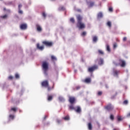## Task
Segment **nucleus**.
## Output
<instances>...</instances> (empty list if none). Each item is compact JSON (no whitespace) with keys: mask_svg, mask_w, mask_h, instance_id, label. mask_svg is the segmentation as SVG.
<instances>
[{"mask_svg":"<svg viewBox=\"0 0 130 130\" xmlns=\"http://www.w3.org/2000/svg\"><path fill=\"white\" fill-rule=\"evenodd\" d=\"M103 17V14L102 13L100 12L98 14V18L101 19V18H102Z\"/></svg>","mask_w":130,"mask_h":130,"instance_id":"nucleus-15","label":"nucleus"},{"mask_svg":"<svg viewBox=\"0 0 130 130\" xmlns=\"http://www.w3.org/2000/svg\"><path fill=\"white\" fill-rule=\"evenodd\" d=\"M106 49L108 52H110V47H109V45H106Z\"/></svg>","mask_w":130,"mask_h":130,"instance_id":"nucleus-21","label":"nucleus"},{"mask_svg":"<svg viewBox=\"0 0 130 130\" xmlns=\"http://www.w3.org/2000/svg\"><path fill=\"white\" fill-rule=\"evenodd\" d=\"M113 63L115 66H121L122 68L125 67V62L121 59H120L118 61H114Z\"/></svg>","mask_w":130,"mask_h":130,"instance_id":"nucleus-3","label":"nucleus"},{"mask_svg":"<svg viewBox=\"0 0 130 130\" xmlns=\"http://www.w3.org/2000/svg\"><path fill=\"white\" fill-rule=\"evenodd\" d=\"M64 119L65 120H69L70 119V117H69V116H67L64 117Z\"/></svg>","mask_w":130,"mask_h":130,"instance_id":"nucleus-29","label":"nucleus"},{"mask_svg":"<svg viewBox=\"0 0 130 130\" xmlns=\"http://www.w3.org/2000/svg\"><path fill=\"white\" fill-rule=\"evenodd\" d=\"M113 10V9L112 8H111V7L109 8V12H112Z\"/></svg>","mask_w":130,"mask_h":130,"instance_id":"nucleus-42","label":"nucleus"},{"mask_svg":"<svg viewBox=\"0 0 130 130\" xmlns=\"http://www.w3.org/2000/svg\"><path fill=\"white\" fill-rule=\"evenodd\" d=\"M57 122H58V123H59L60 122V120H57Z\"/></svg>","mask_w":130,"mask_h":130,"instance_id":"nucleus-47","label":"nucleus"},{"mask_svg":"<svg viewBox=\"0 0 130 130\" xmlns=\"http://www.w3.org/2000/svg\"><path fill=\"white\" fill-rule=\"evenodd\" d=\"M43 16L45 18L46 17V14H45V12L43 13Z\"/></svg>","mask_w":130,"mask_h":130,"instance_id":"nucleus-43","label":"nucleus"},{"mask_svg":"<svg viewBox=\"0 0 130 130\" xmlns=\"http://www.w3.org/2000/svg\"><path fill=\"white\" fill-rule=\"evenodd\" d=\"M110 119H111V120H113V119H114V117L113 116V115H111Z\"/></svg>","mask_w":130,"mask_h":130,"instance_id":"nucleus-34","label":"nucleus"},{"mask_svg":"<svg viewBox=\"0 0 130 130\" xmlns=\"http://www.w3.org/2000/svg\"><path fill=\"white\" fill-rule=\"evenodd\" d=\"M107 25L109 26V27H111V22L110 21H108L107 22Z\"/></svg>","mask_w":130,"mask_h":130,"instance_id":"nucleus-31","label":"nucleus"},{"mask_svg":"<svg viewBox=\"0 0 130 130\" xmlns=\"http://www.w3.org/2000/svg\"><path fill=\"white\" fill-rule=\"evenodd\" d=\"M22 8V5H19L18 6V10H21V8Z\"/></svg>","mask_w":130,"mask_h":130,"instance_id":"nucleus-40","label":"nucleus"},{"mask_svg":"<svg viewBox=\"0 0 130 130\" xmlns=\"http://www.w3.org/2000/svg\"><path fill=\"white\" fill-rule=\"evenodd\" d=\"M37 47L40 50H43L44 49V46H40L39 44H37Z\"/></svg>","mask_w":130,"mask_h":130,"instance_id":"nucleus-11","label":"nucleus"},{"mask_svg":"<svg viewBox=\"0 0 130 130\" xmlns=\"http://www.w3.org/2000/svg\"><path fill=\"white\" fill-rule=\"evenodd\" d=\"M11 110V111L12 110L13 111H16V110H17V108H12Z\"/></svg>","mask_w":130,"mask_h":130,"instance_id":"nucleus-36","label":"nucleus"},{"mask_svg":"<svg viewBox=\"0 0 130 130\" xmlns=\"http://www.w3.org/2000/svg\"><path fill=\"white\" fill-rule=\"evenodd\" d=\"M58 99L61 102H64L65 101L64 98L62 96H59Z\"/></svg>","mask_w":130,"mask_h":130,"instance_id":"nucleus-16","label":"nucleus"},{"mask_svg":"<svg viewBox=\"0 0 130 130\" xmlns=\"http://www.w3.org/2000/svg\"><path fill=\"white\" fill-rule=\"evenodd\" d=\"M70 21H71L72 23H75V19H74V18H71L70 19Z\"/></svg>","mask_w":130,"mask_h":130,"instance_id":"nucleus-30","label":"nucleus"},{"mask_svg":"<svg viewBox=\"0 0 130 130\" xmlns=\"http://www.w3.org/2000/svg\"><path fill=\"white\" fill-rule=\"evenodd\" d=\"M77 26L79 29H84L85 28V24L82 22V20H83V17L81 15H77Z\"/></svg>","mask_w":130,"mask_h":130,"instance_id":"nucleus-1","label":"nucleus"},{"mask_svg":"<svg viewBox=\"0 0 130 130\" xmlns=\"http://www.w3.org/2000/svg\"><path fill=\"white\" fill-rule=\"evenodd\" d=\"M15 78H16V79H19L20 78V75H19V74L16 73L15 74Z\"/></svg>","mask_w":130,"mask_h":130,"instance_id":"nucleus-28","label":"nucleus"},{"mask_svg":"<svg viewBox=\"0 0 130 130\" xmlns=\"http://www.w3.org/2000/svg\"><path fill=\"white\" fill-rule=\"evenodd\" d=\"M87 34V32H86V31H83L82 34H81V36H86Z\"/></svg>","mask_w":130,"mask_h":130,"instance_id":"nucleus-27","label":"nucleus"},{"mask_svg":"<svg viewBox=\"0 0 130 130\" xmlns=\"http://www.w3.org/2000/svg\"><path fill=\"white\" fill-rule=\"evenodd\" d=\"M42 86L45 87V88H47L48 91H50L51 90V87H49V84H48V81L45 80L42 82Z\"/></svg>","mask_w":130,"mask_h":130,"instance_id":"nucleus-4","label":"nucleus"},{"mask_svg":"<svg viewBox=\"0 0 130 130\" xmlns=\"http://www.w3.org/2000/svg\"><path fill=\"white\" fill-rule=\"evenodd\" d=\"M51 1H55V0H51Z\"/></svg>","mask_w":130,"mask_h":130,"instance_id":"nucleus-54","label":"nucleus"},{"mask_svg":"<svg viewBox=\"0 0 130 130\" xmlns=\"http://www.w3.org/2000/svg\"><path fill=\"white\" fill-rule=\"evenodd\" d=\"M59 10H61V11H64V10H66V8H64V7H61L59 8Z\"/></svg>","mask_w":130,"mask_h":130,"instance_id":"nucleus-32","label":"nucleus"},{"mask_svg":"<svg viewBox=\"0 0 130 130\" xmlns=\"http://www.w3.org/2000/svg\"><path fill=\"white\" fill-rule=\"evenodd\" d=\"M52 89H53V86L52 87Z\"/></svg>","mask_w":130,"mask_h":130,"instance_id":"nucleus-55","label":"nucleus"},{"mask_svg":"<svg viewBox=\"0 0 130 130\" xmlns=\"http://www.w3.org/2000/svg\"><path fill=\"white\" fill-rule=\"evenodd\" d=\"M88 125L89 129H92V124H91V123H89Z\"/></svg>","mask_w":130,"mask_h":130,"instance_id":"nucleus-23","label":"nucleus"},{"mask_svg":"<svg viewBox=\"0 0 130 130\" xmlns=\"http://www.w3.org/2000/svg\"><path fill=\"white\" fill-rule=\"evenodd\" d=\"M97 69H98V66L95 65L92 67L88 68V72H90V73H92V72H93V71H95V70H97Z\"/></svg>","mask_w":130,"mask_h":130,"instance_id":"nucleus-6","label":"nucleus"},{"mask_svg":"<svg viewBox=\"0 0 130 130\" xmlns=\"http://www.w3.org/2000/svg\"><path fill=\"white\" fill-rule=\"evenodd\" d=\"M91 82V79L90 78H86L85 80V83H90Z\"/></svg>","mask_w":130,"mask_h":130,"instance_id":"nucleus-19","label":"nucleus"},{"mask_svg":"<svg viewBox=\"0 0 130 130\" xmlns=\"http://www.w3.org/2000/svg\"><path fill=\"white\" fill-rule=\"evenodd\" d=\"M36 27L37 30L38 32H41V31H42V27H41V26H40V25L37 24Z\"/></svg>","mask_w":130,"mask_h":130,"instance_id":"nucleus-10","label":"nucleus"},{"mask_svg":"<svg viewBox=\"0 0 130 130\" xmlns=\"http://www.w3.org/2000/svg\"><path fill=\"white\" fill-rule=\"evenodd\" d=\"M117 119L118 121H120L121 120H122V118H121V117L120 116H117Z\"/></svg>","mask_w":130,"mask_h":130,"instance_id":"nucleus-26","label":"nucleus"},{"mask_svg":"<svg viewBox=\"0 0 130 130\" xmlns=\"http://www.w3.org/2000/svg\"><path fill=\"white\" fill-rule=\"evenodd\" d=\"M129 128H130V125H129Z\"/></svg>","mask_w":130,"mask_h":130,"instance_id":"nucleus-53","label":"nucleus"},{"mask_svg":"<svg viewBox=\"0 0 130 130\" xmlns=\"http://www.w3.org/2000/svg\"><path fill=\"white\" fill-rule=\"evenodd\" d=\"M7 12H10V10H7Z\"/></svg>","mask_w":130,"mask_h":130,"instance_id":"nucleus-49","label":"nucleus"},{"mask_svg":"<svg viewBox=\"0 0 130 130\" xmlns=\"http://www.w3.org/2000/svg\"><path fill=\"white\" fill-rule=\"evenodd\" d=\"M97 40H98V38L96 36H94L93 37V42H97Z\"/></svg>","mask_w":130,"mask_h":130,"instance_id":"nucleus-18","label":"nucleus"},{"mask_svg":"<svg viewBox=\"0 0 130 130\" xmlns=\"http://www.w3.org/2000/svg\"><path fill=\"white\" fill-rule=\"evenodd\" d=\"M4 10L6 11V8H4Z\"/></svg>","mask_w":130,"mask_h":130,"instance_id":"nucleus-52","label":"nucleus"},{"mask_svg":"<svg viewBox=\"0 0 130 130\" xmlns=\"http://www.w3.org/2000/svg\"><path fill=\"white\" fill-rule=\"evenodd\" d=\"M20 27L21 30H26V29H27V24H22L20 25Z\"/></svg>","mask_w":130,"mask_h":130,"instance_id":"nucleus-8","label":"nucleus"},{"mask_svg":"<svg viewBox=\"0 0 130 130\" xmlns=\"http://www.w3.org/2000/svg\"><path fill=\"white\" fill-rule=\"evenodd\" d=\"M123 40L124 41H126V37L123 38Z\"/></svg>","mask_w":130,"mask_h":130,"instance_id":"nucleus-44","label":"nucleus"},{"mask_svg":"<svg viewBox=\"0 0 130 130\" xmlns=\"http://www.w3.org/2000/svg\"><path fill=\"white\" fill-rule=\"evenodd\" d=\"M106 88H108V86H107V85H106Z\"/></svg>","mask_w":130,"mask_h":130,"instance_id":"nucleus-50","label":"nucleus"},{"mask_svg":"<svg viewBox=\"0 0 130 130\" xmlns=\"http://www.w3.org/2000/svg\"><path fill=\"white\" fill-rule=\"evenodd\" d=\"M18 13L19 14H23V11L21 10V9H19V11H18Z\"/></svg>","mask_w":130,"mask_h":130,"instance_id":"nucleus-35","label":"nucleus"},{"mask_svg":"<svg viewBox=\"0 0 130 130\" xmlns=\"http://www.w3.org/2000/svg\"><path fill=\"white\" fill-rule=\"evenodd\" d=\"M75 98L72 97V96H69V102L71 103V104H73L75 102Z\"/></svg>","mask_w":130,"mask_h":130,"instance_id":"nucleus-13","label":"nucleus"},{"mask_svg":"<svg viewBox=\"0 0 130 130\" xmlns=\"http://www.w3.org/2000/svg\"><path fill=\"white\" fill-rule=\"evenodd\" d=\"M99 96L102 95V91H99L98 93Z\"/></svg>","mask_w":130,"mask_h":130,"instance_id":"nucleus-37","label":"nucleus"},{"mask_svg":"<svg viewBox=\"0 0 130 130\" xmlns=\"http://www.w3.org/2000/svg\"><path fill=\"white\" fill-rule=\"evenodd\" d=\"M77 11L78 12H81V10H78Z\"/></svg>","mask_w":130,"mask_h":130,"instance_id":"nucleus-48","label":"nucleus"},{"mask_svg":"<svg viewBox=\"0 0 130 130\" xmlns=\"http://www.w3.org/2000/svg\"><path fill=\"white\" fill-rule=\"evenodd\" d=\"M127 103H128V102L127 100H125V101H124L123 102V104H124L126 105V104H127Z\"/></svg>","mask_w":130,"mask_h":130,"instance_id":"nucleus-39","label":"nucleus"},{"mask_svg":"<svg viewBox=\"0 0 130 130\" xmlns=\"http://www.w3.org/2000/svg\"><path fill=\"white\" fill-rule=\"evenodd\" d=\"M42 68L44 75L45 76H47V72L48 71V62L46 61L43 62Z\"/></svg>","mask_w":130,"mask_h":130,"instance_id":"nucleus-2","label":"nucleus"},{"mask_svg":"<svg viewBox=\"0 0 130 130\" xmlns=\"http://www.w3.org/2000/svg\"><path fill=\"white\" fill-rule=\"evenodd\" d=\"M99 53H100V54H104V53L101 50H99Z\"/></svg>","mask_w":130,"mask_h":130,"instance_id":"nucleus-33","label":"nucleus"},{"mask_svg":"<svg viewBox=\"0 0 130 130\" xmlns=\"http://www.w3.org/2000/svg\"><path fill=\"white\" fill-rule=\"evenodd\" d=\"M127 117H130V113L127 114Z\"/></svg>","mask_w":130,"mask_h":130,"instance_id":"nucleus-45","label":"nucleus"},{"mask_svg":"<svg viewBox=\"0 0 130 130\" xmlns=\"http://www.w3.org/2000/svg\"><path fill=\"white\" fill-rule=\"evenodd\" d=\"M118 73H119V71L116 70V69H113V75L115 77L117 76V75H118Z\"/></svg>","mask_w":130,"mask_h":130,"instance_id":"nucleus-9","label":"nucleus"},{"mask_svg":"<svg viewBox=\"0 0 130 130\" xmlns=\"http://www.w3.org/2000/svg\"><path fill=\"white\" fill-rule=\"evenodd\" d=\"M97 61L99 62V64L101 66L102 64H103V59L100 58L97 60Z\"/></svg>","mask_w":130,"mask_h":130,"instance_id":"nucleus-14","label":"nucleus"},{"mask_svg":"<svg viewBox=\"0 0 130 130\" xmlns=\"http://www.w3.org/2000/svg\"><path fill=\"white\" fill-rule=\"evenodd\" d=\"M69 109L71 110L74 109V110H75V111L77 112L78 113H80V112H81V108L79 106L75 108L74 107V106L73 105H71L70 106H69Z\"/></svg>","mask_w":130,"mask_h":130,"instance_id":"nucleus-5","label":"nucleus"},{"mask_svg":"<svg viewBox=\"0 0 130 130\" xmlns=\"http://www.w3.org/2000/svg\"><path fill=\"white\" fill-rule=\"evenodd\" d=\"M113 47L114 48H116V47H117V45H116V44H114Z\"/></svg>","mask_w":130,"mask_h":130,"instance_id":"nucleus-41","label":"nucleus"},{"mask_svg":"<svg viewBox=\"0 0 130 130\" xmlns=\"http://www.w3.org/2000/svg\"><path fill=\"white\" fill-rule=\"evenodd\" d=\"M106 109L107 110H112L113 109V106L110 104L106 107Z\"/></svg>","mask_w":130,"mask_h":130,"instance_id":"nucleus-12","label":"nucleus"},{"mask_svg":"<svg viewBox=\"0 0 130 130\" xmlns=\"http://www.w3.org/2000/svg\"><path fill=\"white\" fill-rule=\"evenodd\" d=\"M46 118V116H45L44 119H45Z\"/></svg>","mask_w":130,"mask_h":130,"instance_id":"nucleus-51","label":"nucleus"},{"mask_svg":"<svg viewBox=\"0 0 130 130\" xmlns=\"http://www.w3.org/2000/svg\"><path fill=\"white\" fill-rule=\"evenodd\" d=\"M51 59L52 60H53V61L57 60L56 57L54 55L51 56Z\"/></svg>","mask_w":130,"mask_h":130,"instance_id":"nucleus-20","label":"nucleus"},{"mask_svg":"<svg viewBox=\"0 0 130 130\" xmlns=\"http://www.w3.org/2000/svg\"><path fill=\"white\" fill-rule=\"evenodd\" d=\"M43 43L46 45V46H51L52 45V43L48 41H44Z\"/></svg>","mask_w":130,"mask_h":130,"instance_id":"nucleus-7","label":"nucleus"},{"mask_svg":"<svg viewBox=\"0 0 130 130\" xmlns=\"http://www.w3.org/2000/svg\"><path fill=\"white\" fill-rule=\"evenodd\" d=\"M94 6V3L93 2H90L89 4H88L89 7H93Z\"/></svg>","mask_w":130,"mask_h":130,"instance_id":"nucleus-24","label":"nucleus"},{"mask_svg":"<svg viewBox=\"0 0 130 130\" xmlns=\"http://www.w3.org/2000/svg\"><path fill=\"white\" fill-rule=\"evenodd\" d=\"M52 98H53L52 96L48 95V101H51L52 100Z\"/></svg>","mask_w":130,"mask_h":130,"instance_id":"nucleus-22","label":"nucleus"},{"mask_svg":"<svg viewBox=\"0 0 130 130\" xmlns=\"http://www.w3.org/2000/svg\"><path fill=\"white\" fill-rule=\"evenodd\" d=\"M15 118V116L13 115H9V120H13Z\"/></svg>","mask_w":130,"mask_h":130,"instance_id":"nucleus-17","label":"nucleus"},{"mask_svg":"<svg viewBox=\"0 0 130 130\" xmlns=\"http://www.w3.org/2000/svg\"><path fill=\"white\" fill-rule=\"evenodd\" d=\"M80 86H77V87H76V89L77 90H79V89H80Z\"/></svg>","mask_w":130,"mask_h":130,"instance_id":"nucleus-46","label":"nucleus"},{"mask_svg":"<svg viewBox=\"0 0 130 130\" xmlns=\"http://www.w3.org/2000/svg\"><path fill=\"white\" fill-rule=\"evenodd\" d=\"M2 19H7L8 18V15H5L4 16H1Z\"/></svg>","mask_w":130,"mask_h":130,"instance_id":"nucleus-25","label":"nucleus"},{"mask_svg":"<svg viewBox=\"0 0 130 130\" xmlns=\"http://www.w3.org/2000/svg\"><path fill=\"white\" fill-rule=\"evenodd\" d=\"M13 76H9V77H8V79H9V80H13Z\"/></svg>","mask_w":130,"mask_h":130,"instance_id":"nucleus-38","label":"nucleus"}]
</instances>
